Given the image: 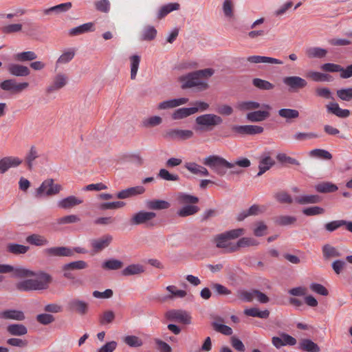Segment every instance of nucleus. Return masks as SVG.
Listing matches in <instances>:
<instances>
[{"label":"nucleus","mask_w":352,"mask_h":352,"mask_svg":"<svg viewBox=\"0 0 352 352\" xmlns=\"http://www.w3.org/2000/svg\"><path fill=\"white\" fill-rule=\"evenodd\" d=\"M203 164L211 168L217 175L223 177L227 174L228 169L234 168L235 166L248 168L250 166L251 162L245 157L230 162L221 156L212 155L206 157L203 160Z\"/></svg>","instance_id":"1"},{"label":"nucleus","mask_w":352,"mask_h":352,"mask_svg":"<svg viewBox=\"0 0 352 352\" xmlns=\"http://www.w3.org/2000/svg\"><path fill=\"white\" fill-rule=\"evenodd\" d=\"M52 281V276L45 272H40L36 278L26 279L16 283V289L19 292H30L46 289Z\"/></svg>","instance_id":"2"},{"label":"nucleus","mask_w":352,"mask_h":352,"mask_svg":"<svg viewBox=\"0 0 352 352\" xmlns=\"http://www.w3.org/2000/svg\"><path fill=\"white\" fill-rule=\"evenodd\" d=\"M243 234L244 229L243 228L231 230L216 235L214 238V242L217 248L223 250V253L235 252L236 243L230 242V240L237 239Z\"/></svg>","instance_id":"3"},{"label":"nucleus","mask_w":352,"mask_h":352,"mask_svg":"<svg viewBox=\"0 0 352 352\" xmlns=\"http://www.w3.org/2000/svg\"><path fill=\"white\" fill-rule=\"evenodd\" d=\"M222 122L223 119L219 116L213 113L203 114L195 118L194 129L199 133L209 132Z\"/></svg>","instance_id":"4"},{"label":"nucleus","mask_w":352,"mask_h":352,"mask_svg":"<svg viewBox=\"0 0 352 352\" xmlns=\"http://www.w3.org/2000/svg\"><path fill=\"white\" fill-rule=\"evenodd\" d=\"M179 81L182 83L183 89L195 87L198 91H203L208 89V83L202 80L196 72L188 73L179 77Z\"/></svg>","instance_id":"5"},{"label":"nucleus","mask_w":352,"mask_h":352,"mask_svg":"<svg viewBox=\"0 0 352 352\" xmlns=\"http://www.w3.org/2000/svg\"><path fill=\"white\" fill-rule=\"evenodd\" d=\"M62 189L61 185L54 184L53 179H47L43 182L41 186L36 188L35 197H41L43 195L53 196L58 194Z\"/></svg>","instance_id":"6"},{"label":"nucleus","mask_w":352,"mask_h":352,"mask_svg":"<svg viewBox=\"0 0 352 352\" xmlns=\"http://www.w3.org/2000/svg\"><path fill=\"white\" fill-rule=\"evenodd\" d=\"M283 82L290 92H297L307 86L306 80L297 76H286L283 78Z\"/></svg>","instance_id":"7"},{"label":"nucleus","mask_w":352,"mask_h":352,"mask_svg":"<svg viewBox=\"0 0 352 352\" xmlns=\"http://www.w3.org/2000/svg\"><path fill=\"white\" fill-rule=\"evenodd\" d=\"M165 316L169 320L181 322L184 324L191 323V316L185 310L171 309L166 313Z\"/></svg>","instance_id":"8"},{"label":"nucleus","mask_w":352,"mask_h":352,"mask_svg":"<svg viewBox=\"0 0 352 352\" xmlns=\"http://www.w3.org/2000/svg\"><path fill=\"white\" fill-rule=\"evenodd\" d=\"M162 135L168 140H186L192 138L194 133L191 130L174 129L166 131Z\"/></svg>","instance_id":"9"},{"label":"nucleus","mask_w":352,"mask_h":352,"mask_svg":"<svg viewBox=\"0 0 352 352\" xmlns=\"http://www.w3.org/2000/svg\"><path fill=\"white\" fill-rule=\"evenodd\" d=\"M29 86L28 82L16 83L14 79L5 80L0 83V88L4 91L18 94L25 89Z\"/></svg>","instance_id":"10"},{"label":"nucleus","mask_w":352,"mask_h":352,"mask_svg":"<svg viewBox=\"0 0 352 352\" xmlns=\"http://www.w3.org/2000/svg\"><path fill=\"white\" fill-rule=\"evenodd\" d=\"M263 127L256 125H234L232 131L240 135H256L263 132Z\"/></svg>","instance_id":"11"},{"label":"nucleus","mask_w":352,"mask_h":352,"mask_svg":"<svg viewBox=\"0 0 352 352\" xmlns=\"http://www.w3.org/2000/svg\"><path fill=\"white\" fill-rule=\"evenodd\" d=\"M113 241V236L107 234L98 239L91 240V245L96 252H100L107 248Z\"/></svg>","instance_id":"12"},{"label":"nucleus","mask_w":352,"mask_h":352,"mask_svg":"<svg viewBox=\"0 0 352 352\" xmlns=\"http://www.w3.org/2000/svg\"><path fill=\"white\" fill-rule=\"evenodd\" d=\"M45 255L47 256H72L74 255V250L67 247H52L43 250Z\"/></svg>","instance_id":"13"},{"label":"nucleus","mask_w":352,"mask_h":352,"mask_svg":"<svg viewBox=\"0 0 352 352\" xmlns=\"http://www.w3.org/2000/svg\"><path fill=\"white\" fill-rule=\"evenodd\" d=\"M67 83V77L64 74H57L51 85L46 89L47 94H51L64 87Z\"/></svg>","instance_id":"14"},{"label":"nucleus","mask_w":352,"mask_h":352,"mask_svg":"<svg viewBox=\"0 0 352 352\" xmlns=\"http://www.w3.org/2000/svg\"><path fill=\"white\" fill-rule=\"evenodd\" d=\"M155 217L156 214L153 212L140 211L133 216L130 222L131 225H140L148 222Z\"/></svg>","instance_id":"15"},{"label":"nucleus","mask_w":352,"mask_h":352,"mask_svg":"<svg viewBox=\"0 0 352 352\" xmlns=\"http://www.w3.org/2000/svg\"><path fill=\"white\" fill-rule=\"evenodd\" d=\"M22 160L17 157H5L0 160V174L5 173L9 168L19 166Z\"/></svg>","instance_id":"16"},{"label":"nucleus","mask_w":352,"mask_h":352,"mask_svg":"<svg viewBox=\"0 0 352 352\" xmlns=\"http://www.w3.org/2000/svg\"><path fill=\"white\" fill-rule=\"evenodd\" d=\"M82 199L74 195H71L59 200L57 206L61 209L68 210L81 204Z\"/></svg>","instance_id":"17"},{"label":"nucleus","mask_w":352,"mask_h":352,"mask_svg":"<svg viewBox=\"0 0 352 352\" xmlns=\"http://www.w3.org/2000/svg\"><path fill=\"white\" fill-rule=\"evenodd\" d=\"M145 192V188L142 186H137L128 188L118 192L116 197L120 199H127L138 195H142Z\"/></svg>","instance_id":"18"},{"label":"nucleus","mask_w":352,"mask_h":352,"mask_svg":"<svg viewBox=\"0 0 352 352\" xmlns=\"http://www.w3.org/2000/svg\"><path fill=\"white\" fill-rule=\"evenodd\" d=\"M272 342L276 348L279 349L285 345H295L296 344V340L288 334L282 333L280 337H273Z\"/></svg>","instance_id":"19"},{"label":"nucleus","mask_w":352,"mask_h":352,"mask_svg":"<svg viewBox=\"0 0 352 352\" xmlns=\"http://www.w3.org/2000/svg\"><path fill=\"white\" fill-rule=\"evenodd\" d=\"M188 102V98H175L171 100H168L160 102L157 105V109L159 110H165L168 109H173L183 104H186Z\"/></svg>","instance_id":"20"},{"label":"nucleus","mask_w":352,"mask_h":352,"mask_svg":"<svg viewBox=\"0 0 352 352\" xmlns=\"http://www.w3.org/2000/svg\"><path fill=\"white\" fill-rule=\"evenodd\" d=\"M247 61L251 63H266L271 65H283V62L279 59L263 56H250L247 58Z\"/></svg>","instance_id":"21"},{"label":"nucleus","mask_w":352,"mask_h":352,"mask_svg":"<svg viewBox=\"0 0 352 352\" xmlns=\"http://www.w3.org/2000/svg\"><path fill=\"white\" fill-rule=\"evenodd\" d=\"M0 318L23 321L25 320V316L22 311L16 309H6L0 312Z\"/></svg>","instance_id":"22"},{"label":"nucleus","mask_w":352,"mask_h":352,"mask_svg":"<svg viewBox=\"0 0 352 352\" xmlns=\"http://www.w3.org/2000/svg\"><path fill=\"white\" fill-rule=\"evenodd\" d=\"M294 201L298 204L307 205L320 203L322 198L318 195H302L296 197Z\"/></svg>","instance_id":"23"},{"label":"nucleus","mask_w":352,"mask_h":352,"mask_svg":"<svg viewBox=\"0 0 352 352\" xmlns=\"http://www.w3.org/2000/svg\"><path fill=\"white\" fill-rule=\"evenodd\" d=\"M275 164V161L269 155L263 154L259 162L258 176L262 175Z\"/></svg>","instance_id":"24"},{"label":"nucleus","mask_w":352,"mask_h":352,"mask_svg":"<svg viewBox=\"0 0 352 352\" xmlns=\"http://www.w3.org/2000/svg\"><path fill=\"white\" fill-rule=\"evenodd\" d=\"M328 113H332L339 118H345L349 116L350 111L348 109H342L336 102H329L326 105Z\"/></svg>","instance_id":"25"},{"label":"nucleus","mask_w":352,"mask_h":352,"mask_svg":"<svg viewBox=\"0 0 352 352\" xmlns=\"http://www.w3.org/2000/svg\"><path fill=\"white\" fill-rule=\"evenodd\" d=\"M8 71L14 76H27L30 73L28 67L14 63L8 65Z\"/></svg>","instance_id":"26"},{"label":"nucleus","mask_w":352,"mask_h":352,"mask_svg":"<svg viewBox=\"0 0 352 352\" xmlns=\"http://www.w3.org/2000/svg\"><path fill=\"white\" fill-rule=\"evenodd\" d=\"M68 305L71 310L74 311L80 315L86 314L88 310V304L78 299L71 300Z\"/></svg>","instance_id":"27"},{"label":"nucleus","mask_w":352,"mask_h":352,"mask_svg":"<svg viewBox=\"0 0 352 352\" xmlns=\"http://www.w3.org/2000/svg\"><path fill=\"white\" fill-rule=\"evenodd\" d=\"M322 252L323 258L326 261L330 260L333 258L340 257L341 253L340 251L333 245L327 243L324 244L322 248Z\"/></svg>","instance_id":"28"},{"label":"nucleus","mask_w":352,"mask_h":352,"mask_svg":"<svg viewBox=\"0 0 352 352\" xmlns=\"http://www.w3.org/2000/svg\"><path fill=\"white\" fill-rule=\"evenodd\" d=\"M7 332L14 336H22L28 333L27 327L22 324H11L6 327Z\"/></svg>","instance_id":"29"},{"label":"nucleus","mask_w":352,"mask_h":352,"mask_svg":"<svg viewBox=\"0 0 352 352\" xmlns=\"http://www.w3.org/2000/svg\"><path fill=\"white\" fill-rule=\"evenodd\" d=\"M145 272L144 267L141 264H131L126 267L122 271V274L124 276L139 275Z\"/></svg>","instance_id":"30"},{"label":"nucleus","mask_w":352,"mask_h":352,"mask_svg":"<svg viewBox=\"0 0 352 352\" xmlns=\"http://www.w3.org/2000/svg\"><path fill=\"white\" fill-rule=\"evenodd\" d=\"M220 322H223V319L218 318L215 321L212 322L211 325L213 329L223 335L231 336L233 333L232 328L226 324H221Z\"/></svg>","instance_id":"31"},{"label":"nucleus","mask_w":352,"mask_h":352,"mask_svg":"<svg viewBox=\"0 0 352 352\" xmlns=\"http://www.w3.org/2000/svg\"><path fill=\"white\" fill-rule=\"evenodd\" d=\"M94 24L91 22L84 23L78 27L69 30L70 36H77L86 32L94 31Z\"/></svg>","instance_id":"32"},{"label":"nucleus","mask_w":352,"mask_h":352,"mask_svg":"<svg viewBox=\"0 0 352 352\" xmlns=\"http://www.w3.org/2000/svg\"><path fill=\"white\" fill-rule=\"evenodd\" d=\"M195 109H191V107L179 108L174 111L171 117L174 120H182L195 114Z\"/></svg>","instance_id":"33"},{"label":"nucleus","mask_w":352,"mask_h":352,"mask_svg":"<svg viewBox=\"0 0 352 352\" xmlns=\"http://www.w3.org/2000/svg\"><path fill=\"white\" fill-rule=\"evenodd\" d=\"M299 349L307 352H319L318 345L309 339H302L299 342Z\"/></svg>","instance_id":"34"},{"label":"nucleus","mask_w":352,"mask_h":352,"mask_svg":"<svg viewBox=\"0 0 352 352\" xmlns=\"http://www.w3.org/2000/svg\"><path fill=\"white\" fill-rule=\"evenodd\" d=\"M270 116L267 111H256L250 112L246 115V118L250 122H261Z\"/></svg>","instance_id":"35"},{"label":"nucleus","mask_w":352,"mask_h":352,"mask_svg":"<svg viewBox=\"0 0 352 352\" xmlns=\"http://www.w3.org/2000/svg\"><path fill=\"white\" fill-rule=\"evenodd\" d=\"M278 114L280 117L285 119L286 122H291L299 117L298 111L293 109H280L278 110Z\"/></svg>","instance_id":"36"},{"label":"nucleus","mask_w":352,"mask_h":352,"mask_svg":"<svg viewBox=\"0 0 352 352\" xmlns=\"http://www.w3.org/2000/svg\"><path fill=\"white\" fill-rule=\"evenodd\" d=\"M315 189L317 192L320 193H329L336 192L338 190V188L333 183L324 182L316 184Z\"/></svg>","instance_id":"37"},{"label":"nucleus","mask_w":352,"mask_h":352,"mask_svg":"<svg viewBox=\"0 0 352 352\" xmlns=\"http://www.w3.org/2000/svg\"><path fill=\"white\" fill-rule=\"evenodd\" d=\"M72 7V4L71 2H67L60 3L59 5L51 7L50 8L45 9L43 10V13L46 15L50 14L52 12L56 14H59L62 12H65L69 10Z\"/></svg>","instance_id":"38"},{"label":"nucleus","mask_w":352,"mask_h":352,"mask_svg":"<svg viewBox=\"0 0 352 352\" xmlns=\"http://www.w3.org/2000/svg\"><path fill=\"white\" fill-rule=\"evenodd\" d=\"M180 8V5L178 3H170L166 5L162 6L157 13V19H162L166 15L170 12L178 10Z\"/></svg>","instance_id":"39"},{"label":"nucleus","mask_w":352,"mask_h":352,"mask_svg":"<svg viewBox=\"0 0 352 352\" xmlns=\"http://www.w3.org/2000/svg\"><path fill=\"white\" fill-rule=\"evenodd\" d=\"M146 205L150 210H164L170 207V204L168 201L160 199L147 201Z\"/></svg>","instance_id":"40"},{"label":"nucleus","mask_w":352,"mask_h":352,"mask_svg":"<svg viewBox=\"0 0 352 352\" xmlns=\"http://www.w3.org/2000/svg\"><path fill=\"white\" fill-rule=\"evenodd\" d=\"M244 314L248 316L257 317L262 319H266L270 316V311L267 309L264 311H260L256 307H252L245 309L244 310Z\"/></svg>","instance_id":"41"},{"label":"nucleus","mask_w":352,"mask_h":352,"mask_svg":"<svg viewBox=\"0 0 352 352\" xmlns=\"http://www.w3.org/2000/svg\"><path fill=\"white\" fill-rule=\"evenodd\" d=\"M166 290L168 291L171 295L162 297L160 300L165 302L167 299H172L174 297L184 298L186 296L187 293L184 290L177 289L174 285H169L166 287Z\"/></svg>","instance_id":"42"},{"label":"nucleus","mask_w":352,"mask_h":352,"mask_svg":"<svg viewBox=\"0 0 352 352\" xmlns=\"http://www.w3.org/2000/svg\"><path fill=\"white\" fill-rule=\"evenodd\" d=\"M26 241L36 246H44L49 243L48 240L43 236L33 234L26 238Z\"/></svg>","instance_id":"43"},{"label":"nucleus","mask_w":352,"mask_h":352,"mask_svg":"<svg viewBox=\"0 0 352 352\" xmlns=\"http://www.w3.org/2000/svg\"><path fill=\"white\" fill-rule=\"evenodd\" d=\"M306 54L310 58H322L327 56V50L319 47H314L307 49Z\"/></svg>","instance_id":"44"},{"label":"nucleus","mask_w":352,"mask_h":352,"mask_svg":"<svg viewBox=\"0 0 352 352\" xmlns=\"http://www.w3.org/2000/svg\"><path fill=\"white\" fill-rule=\"evenodd\" d=\"M177 200L179 204L186 205H194L199 202L197 197L184 192H179L177 195Z\"/></svg>","instance_id":"45"},{"label":"nucleus","mask_w":352,"mask_h":352,"mask_svg":"<svg viewBox=\"0 0 352 352\" xmlns=\"http://www.w3.org/2000/svg\"><path fill=\"white\" fill-rule=\"evenodd\" d=\"M259 243L254 238L243 237L240 239L235 244L236 252L241 248L249 246H257Z\"/></svg>","instance_id":"46"},{"label":"nucleus","mask_w":352,"mask_h":352,"mask_svg":"<svg viewBox=\"0 0 352 352\" xmlns=\"http://www.w3.org/2000/svg\"><path fill=\"white\" fill-rule=\"evenodd\" d=\"M199 210V208L195 205H186L177 211V214L186 217L196 214Z\"/></svg>","instance_id":"47"},{"label":"nucleus","mask_w":352,"mask_h":352,"mask_svg":"<svg viewBox=\"0 0 352 352\" xmlns=\"http://www.w3.org/2000/svg\"><path fill=\"white\" fill-rule=\"evenodd\" d=\"M293 139L297 142H302L311 139H315L318 138V135L314 132H296L293 136Z\"/></svg>","instance_id":"48"},{"label":"nucleus","mask_w":352,"mask_h":352,"mask_svg":"<svg viewBox=\"0 0 352 352\" xmlns=\"http://www.w3.org/2000/svg\"><path fill=\"white\" fill-rule=\"evenodd\" d=\"M29 250L28 246L20 245L17 243H9L7 245V250L13 254H23Z\"/></svg>","instance_id":"49"},{"label":"nucleus","mask_w":352,"mask_h":352,"mask_svg":"<svg viewBox=\"0 0 352 352\" xmlns=\"http://www.w3.org/2000/svg\"><path fill=\"white\" fill-rule=\"evenodd\" d=\"M11 272L13 273V276L16 278H28L36 276L34 272L22 267H13Z\"/></svg>","instance_id":"50"},{"label":"nucleus","mask_w":352,"mask_h":352,"mask_svg":"<svg viewBox=\"0 0 352 352\" xmlns=\"http://www.w3.org/2000/svg\"><path fill=\"white\" fill-rule=\"evenodd\" d=\"M252 84L261 90H272L275 87V85L270 82L258 78L252 80Z\"/></svg>","instance_id":"51"},{"label":"nucleus","mask_w":352,"mask_h":352,"mask_svg":"<svg viewBox=\"0 0 352 352\" xmlns=\"http://www.w3.org/2000/svg\"><path fill=\"white\" fill-rule=\"evenodd\" d=\"M122 266L123 263L121 261L115 258L107 260L102 265L103 269L108 270H120Z\"/></svg>","instance_id":"52"},{"label":"nucleus","mask_w":352,"mask_h":352,"mask_svg":"<svg viewBox=\"0 0 352 352\" xmlns=\"http://www.w3.org/2000/svg\"><path fill=\"white\" fill-rule=\"evenodd\" d=\"M75 56V50L69 49L67 51L63 52L60 57L58 58L56 63V67L60 64H66L71 61Z\"/></svg>","instance_id":"53"},{"label":"nucleus","mask_w":352,"mask_h":352,"mask_svg":"<svg viewBox=\"0 0 352 352\" xmlns=\"http://www.w3.org/2000/svg\"><path fill=\"white\" fill-rule=\"evenodd\" d=\"M157 35L156 29L151 25L145 27L142 31L141 40L142 41H152Z\"/></svg>","instance_id":"54"},{"label":"nucleus","mask_w":352,"mask_h":352,"mask_svg":"<svg viewBox=\"0 0 352 352\" xmlns=\"http://www.w3.org/2000/svg\"><path fill=\"white\" fill-rule=\"evenodd\" d=\"M275 199L280 204H292L294 199L285 191H279L274 195Z\"/></svg>","instance_id":"55"},{"label":"nucleus","mask_w":352,"mask_h":352,"mask_svg":"<svg viewBox=\"0 0 352 352\" xmlns=\"http://www.w3.org/2000/svg\"><path fill=\"white\" fill-rule=\"evenodd\" d=\"M115 318L116 315L113 311L107 310L99 316V322L101 325H106L111 323Z\"/></svg>","instance_id":"56"},{"label":"nucleus","mask_w":352,"mask_h":352,"mask_svg":"<svg viewBox=\"0 0 352 352\" xmlns=\"http://www.w3.org/2000/svg\"><path fill=\"white\" fill-rule=\"evenodd\" d=\"M210 287L214 293L217 296H228L231 294V291L229 289L220 283H212Z\"/></svg>","instance_id":"57"},{"label":"nucleus","mask_w":352,"mask_h":352,"mask_svg":"<svg viewBox=\"0 0 352 352\" xmlns=\"http://www.w3.org/2000/svg\"><path fill=\"white\" fill-rule=\"evenodd\" d=\"M37 58V55L32 51H27L18 53L15 55V59L18 61H31L35 60Z\"/></svg>","instance_id":"58"},{"label":"nucleus","mask_w":352,"mask_h":352,"mask_svg":"<svg viewBox=\"0 0 352 352\" xmlns=\"http://www.w3.org/2000/svg\"><path fill=\"white\" fill-rule=\"evenodd\" d=\"M131 62V78L134 80L136 77L137 72L138 70L140 56L138 55H133L130 57Z\"/></svg>","instance_id":"59"},{"label":"nucleus","mask_w":352,"mask_h":352,"mask_svg":"<svg viewBox=\"0 0 352 352\" xmlns=\"http://www.w3.org/2000/svg\"><path fill=\"white\" fill-rule=\"evenodd\" d=\"M38 157V151L34 146H32L25 157V162L28 169L31 170L33 166V162Z\"/></svg>","instance_id":"60"},{"label":"nucleus","mask_w":352,"mask_h":352,"mask_svg":"<svg viewBox=\"0 0 352 352\" xmlns=\"http://www.w3.org/2000/svg\"><path fill=\"white\" fill-rule=\"evenodd\" d=\"M309 155L313 157H317L324 160H331L332 155L327 151L320 148H316L309 152Z\"/></svg>","instance_id":"61"},{"label":"nucleus","mask_w":352,"mask_h":352,"mask_svg":"<svg viewBox=\"0 0 352 352\" xmlns=\"http://www.w3.org/2000/svg\"><path fill=\"white\" fill-rule=\"evenodd\" d=\"M307 76L316 82L329 81L331 80L330 75L318 72H310L308 73Z\"/></svg>","instance_id":"62"},{"label":"nucleus","mask_w":352,"mask_h":352,"mask_svg":"<svg viewBox=\"0 0 352 352\" xmlns=\"http://www.w3.org/2000/svg\"><path fill=\"white\" fill-rule=\"evenodd\" d=\"M162 122V118L158 116H155L144 119L142 122V124L144 127L148 128L160 125Z\"/></svg>","instance_id":"63"},{"label":"nucleus","mask_w":352,"mask_h":352,"mask_svg":"<svg viewBox=\"0 0 352 352\" xmlns=\"http://www.w3.org/2000/svg\"><path fill=\"white\" fill-rule=\"evenodd\" d=\"M296 221V218L293 216L281 215L275 219V223L279 226H289L294 224Z\"/></svg>","instance_id":"64"}]
</instances>
